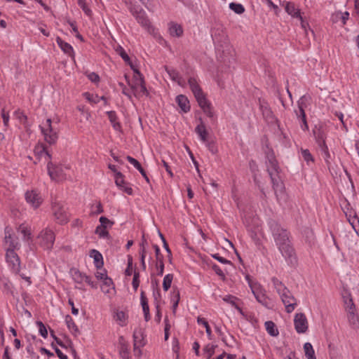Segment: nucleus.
<instances>
[{"instance_id": "f257e3e1", "label": "nucleus", "mask_w": 359, "mask_h": 359, "mask_svg": "<svg viewBox=\"0 0 359 359\" xmlns=\"http://www.w3.org/2000/svg\"><path fill=\"white\" fill-rule=\"evenodd\" d=\"M267 171L271 177L273 187L278 201H285L286 194L284 191V186L283 182L278 178V165L276 159L274 156H271L268 157V160L266 162Z\"/></svg>"}, {"instance_id": "f03ea898", "label": "nucleus", "mask_w": 359, "mask_h": 359, "mask_svg": "<svg viewBox=\"0 0 359 359\" xmlns=\"http://www.w3.org/2000/svg\"><path fill=\"white\" fill-rule=\"evenodd\" d=\"M273 283L277 292L279 294L285 306L286 312L289 313H292L297 305L296 299L294 297L292 292L285 287L281 282L273 279Z\"/></svg>"}, {"instance_id": "7ed1b4c3", "label": "nucleus", "mask_w": 359, "mask_h": 359, "mask_svg": "<svg viewBox=\"0 0 359 359\" xmlns=\"http://www.w3.org/2000/svg\"><path fill=\"white\" fill-rule=\"evenodd\" d=\"M39 127L44 140L49 144H54L58 139V121L47 118Z\"/></svg>"}, {"instance_id": "20e7f679", "label": "nucleus", "mask_w": 359, "mask_h": 359, "mask_svg": "<svg viewBox=\"0 0 359 359\" xmlns=\"http://www.w3.org/2000/svg\"><path fill=\"white\" fill-rule=\"evenodd\" d=\"M131 14L135 18L137 22L148 33L154 36L157 35L158 30L151 25L144 10L140 6H131L130 8Z\"/></svg>"}, {"instance_id": "39448f33", "label": "nucleus", "mask_w": 359, "mask_h": 359, "mask_svg": "<svg viewBox=\"0 0 359 359\" xmlns=\"http://www.w3.org/2000/svg\"><path fill=\"white\" fill-rule=\"evenodd\" d=\"M188 83L200 107L204 112L209 113L210 104L198 85L197 80L194 77H190L188 80Z\"/></svg>"}, {"instance_id": "423d86ee", "label": "nucleus", "mask_w": 359, "mask_h": 359, "mask_svg": "<svg viewBox=\"0 0 359 359\" xmlns=\"http://www.w3.org/2000/svg\"><path fill=\"white\" fill-rule=\"evenodd\" d=\"M188 83L200 107L204 112L209 113L210 104L198 85L197 80L194 77H190L188 80Z\"/></svg>"}, {"instance_id": "0eeeda50", "label": "nucleus", "mask_w": 359, "mask_h": 359, "mask_svg": "<svg viewBox=\"0 0 359 359\" xmlns=\"http://www.w3.org/2000/svg\"><path fill=\"white\" fill-rule=\"evenodd\" d=\"M128 84L135 97H140L149 95L144 78L138 70L135 71L133 81L131 83L128 81Z\"/></svg>"}, {"instance_id": "6e6552de", "label": "nucleus", "mask_w": 359, "mask_h": 359, "mask_svg": "<svg viewBox=\"0 0 359 359\" xmlns=\"http://www.w3.org/2000/svg\"><path fill=\"white\" fill-rule=\"evenodd\" d=\"M270 227L272 231L276 244L279 246L289 247L290 241L287 230L281 228L275 222L270 223Z\"/></svg>"}, {"instance_id": "1a4fd4ad", "label": "nucleus", "mask_w": 359, "mask_h": 359, "mask_svg": "<svg viewBox=\"0 0 359 359\" xmlns=\"http://www.w3.org/2000/svg\"><path fill=\"white\" fill-rule=\"evenodd\" d=\"M52 212L57 223L67 224L69 221V215L65 205L62 201L55 200L52 203Z\"/></svg>"}, {"instance_id": "9d476101", "label": "nucleus", "mask_w": 359, "mask_h": 359, "mask_svg": "<svg viewBox=\"0 0 359 359\" xmlns=\"http://www.w3.org/2000/svg\"><path fill=\"white\" fill-rule=\"evenodd\" d=\"M48 174L52 180L61 181L65 179V173L62 166L54 164L51 161L47 163Z\"/></svg>"}, {"instance_id": "9b49d317", "label": "nucleus", "mask_w": 359, "mask_h": 359, "mask_svg": "<svg viewBox=\"0 0 359 359\" xmlns=\"http://www.w3.org/2000/svg\"><path fill=\"white\" fill-rule=\"evenodd\" d=\"M15 249L16 248H7L6 259L12 270L15 273H18L20 269V259Z\"/></svg>"}, {"instance_id": "f8f14e48", "label": "nucleus", "mask_w": 359, "mask_h": 359, "mask_svg": "<svg viewBox=\"0 0 359 359\" xmlns=\"http://www.w3.org/2000/svg\"><path fill=\"white\" fill-rule=\"evenodd\" d=\"M287 265L292 268H296L298 259L294 248H278Z\"/></svg>"}, {"instance_id": "ddd939ff", "label": "nucleus", "mask_w": 359, "mask_h": 359, "mask_svg": "<svg viewBox=\"0 0 359 359\" xmlns=\"http://www.w3.org/2000/svg\"><path fill=\"white\" fill-rule=\"evenodd\" d=\"M37 240L39 241L36 244L51 247L55 241L54 233L51 230L46 229L41 231L37 237Z\"/></svg>"}, {"instance_id": "4468645a", "label": "nucleus", "mask_w": 359, "mask_h": 359, "mask_svg": "<svg viewBox=\"0 0 359 359\" xmlns=\"http://www.w3.org/2000/svg\"><path fill=\"white\" fill-rule=\"evenodd\" d=\"M294 325L297 333H305L308 330V321L305 314L303 313H297L294 316Z\"/></svg>"}, {"instance_id": "2eb2a0df", "label": "nucleus", "mask_w": 359, "mask_h": 359, "mask_svg": "<svg viewBox=\"0 0 359 359\" xmlns=\"http://www.w3.org/2000/svg\"><path fill=\"white\" fill-rule=\"evenodd\" d=\"M253 293L257 301L267 309H271L270 301L264 292L260 285H255L252 287Z\"/></svg>"}, {"instance_id": "dca6fc26", "label": "nucleus", "mask_w": 359, "mask_h": 359, "mask_svg": "<svg viewBox=\"0 0 359 359\" xmlns=\"http://www.w3.org/2000/svg\"><path fill=\"white\" fill-rule=\"evenodd\" d=\"M25 200L34 208H37L42 203L43 199L36 191H27L25 193Z\"/></svg>"}, {"instance_id": "f3484780", "label": "nucleus", "mask_w": 359, "mask_h": 359, "mask_svg": "<svg viewBox=\"0 0 359 359\" xmlns=\"http://www.w3.org/2000/svg\"><path fill=\"white\" fill-rule=\"evenodd\" d=\"M18 233L21 236L25 242V245H30L32 243V236L31 228L25 224H21L18 229Z\"/></svg>"}, {"instance_id": "a211bd4d", "label": "nucleus", "mask_w": 359, "mask_h": 359, "mask_svg": "<svg viewBox=\"0 0 359 359\" xmlns=\"http://www.w3.org/2000/svg\"><path fill=\"white\" fill-rule=\"evenodd\" d=\"M283 6L285 7V11L292 17L299 18L302 24V27H304V21L303 18L300 14V11L299 8H296L295 5L292 2L284 1L283 3Z\"/></svg>"}, {"instance_id": "6ab92c4d", "label": "nucleus", "mask_w": 359, "mask_h": 359, "mask_svg": "<svg viewBox=\"0 0 359 359\" xmlns=\"http://www.w3.org/2000/svg\"><path fill=\"white\" fill-rule=\"evenodd\" d=\"M124 176L122 173H117L116 177L115 178L116 185L123 191L126 192L128 195H133V190L128 185V184L124 180Z\"/></svg>"}, {"instance_id": "aec40b11", "label": "nucleus", "mask_w": 359, "mask_h": 359, "mask_svg": "<svg viewBox=\"0 0 359 359\" xmlns=\"http://www.w3.org/2000/svg\"><path fill=\"white\" fill-rule=\"evenodd\" d=\"M69 273L73 280L77 285H82L83 283H86L87 280H88L89 276L86 275L85 273L81 272L78 269L72 268L70 269Z\"/></svg>"}, {"instance_id": "412c9836", "label": "nucleus", "mask_w": 359, "mask_h": 359, "mask_svg": "<svg viewBox=\"0 0 359 359\" xmlns=\"http://www.w3.org/2000/svg\"><path fill=\"white\" fill-rule=\"evenodd\" d=\"M252 222L255 223V229L250 225H248L249 230L252 231L251 233V237L252 239H254L255 245H259V243L258 242L259 237L262 235V228L259 224V219L257 218H254L252 219Z\"/></svg>"}, {"instance_id": "4be33fe9", "label": "nucleus", "mask_w": 359, "mask_h": 359, "mask_svg": "<svg viewBox=\"0 0 359 359\" xmlns=\"http://www.w3.org/2000/svg\"><path fill=\"white\" fill-rule=\"evenodd\" d=\"M306 97L305 95L302 96L297 101V109H294V113L298 119L306 116L305 108L306 107Z\"/></svg>"}, {"instance_id": "5701e85b", "label": "nucleus", "mask_w": 359, "mask_h": 359, "mask_svg": "<svg viewBox=\"0 0 359 359\" xmlns=\"http://www.w3.org/2000/svg\"><path fill=\"white\" fill-rule=\"evenodd\" d=\"M89 255L90 257L93 259L95 266L97 269H99L103 267V257L102 255L98 250L93 248V250H90Z\"/></svg>"}, {"instance_id": "b1692460", "label": "nucleus", "mask_w": 359, "mask_h": 359, "mask_svg": "<svg viewBox=\"0 0 359 359\" xmlns=\"http://www.w3.org/2000/svg\"><path fill=\"white\" fill-rule=\"evenodd\" d=\"M4 234L6 244L8 245V247H17L18 243L15 241V238L13 236V229L11 227L6 226L5 228Z\"/></svg>"}, {"instance_id": "393cba45", "label": "nucleus", "mask_w": 359, "mask_h": 359, "mask_svg": "<svg viewBox=\"0 0 359 359\" xmlns=\"http://www.w3.org/2000/svg\"><path fill=\"white\" fill-rule=\"evenodd\" d=\"M34 153L39 158H44L47 161L51 159V156L44 144L37 145L34 149Z\"/></svg>"}, {"instance_id": "a878e982", "label": "nucleus", "mask_w": 359, "mask_h": 359, "mask_svg": "<svg viewBox=\"0 0 359 359\" xmlns=\"http://www.w3.org/2000/svg\"><path fill=\"white\" fill-rule=\"evenodd\" d=\"M176 102L183 112L187 113L190 110L189 101L185 95H177L176 97Z\"/></svg>"}, {"instance_id": "bb28decb", "label": "nucleus", "mask_w": 359, "mask_h": 359, "mask_svg": "<svg viewBox=\"0 0 359 359\" xmlns=\"http://www.w3.org/2000/svg\"><path fill=\"white\" fill-rule=\"evenodd\" d=\"M259 108L262 113L264 118L268 121H272L273 115L269 104L265 102H259Z\"/></svg>"}, {"instance_id": "cd10ccee", "label": "nucleus", "mask_w": 359, "mask_h": 359, "mask_svg": "<svg viewBox=\"0 0 359 359\" xmlns=\"http://www.w3.org/2000/svg\"><path fill=\"white\" fill-rule=\"evenodd\" d=\"M56 41H57L58 46H60V48L62 49V50L65 53H66L67 55H68L69 56H70L72 57H74V49L69 43L64 41L59 37L57 38Z\"/></svg>"}, {"instance_id": "c85d7f7f", "label": "nucleus", "mask_w": 359, "mask_h": 359, "mask_svg": "<svg viewBox=\"0 0 359 359\" xmlns=\"http://www.w3.org/2000/svg\"><path fill=\"white\" fill-rule=\"evenodd\" d=\"M168 32L172 36L180 37L183 34V29L180 25L170 22L168 25Z\"/></svg>"}, {"instance_id": "c756f323", "label": "nucleus", "mask_w": 359, "mask_h": 359, "mask_svg": "<svg viewBox=\"0 0 359 359\" xmlns=\"http://www.w3.org/2000/svg\"><path fill=\"white\" fill-rule=\"evenodd\" d=\"M313 135L315 137V140L318 147L323 144H326V134L323 129L320 128H316L313 130Z\"/></svg>"}, {"instance_id": "7c9ffc66", "label": "nucleus", "mask_w": 359, "mask_h": 359, "mask_svg": "<svg viewBox=\"0 0 359 359\" xmlns=\"http://www.w3.org/2000/svg\"><path fill=\"white\" fill-rule=\"evenodd\" d=\"M347 318L349 325L353 329L358 327L359 326V317L358 314L355 313V310H351L347 312Z\"/></svg>"}, {"instance_id": "2f4dec72", "label": "nucleus", "mask_w": 359, "mask_h": 359, "mask_svg": "<svg viewBox=\"0 0 359 359\" xmlns=\"http://www.w3.org/2000/svg\"><path fill=\"white\" fill-rule=\"evenodd\" d=\"M195 132L203 143L208 141V132L205 126L203 123L196 127Z\"/></svg>"}, {"instance_id": "473e14b6", "label": "nucleus", "mask_w": 359, "mask_h": 359, "mask_svg": "<svg viewBox=\"0 0 359 359\" xmlns=\"http://www.w3.org/2000/svg\"><path fill=\"white\" fill-rule=\"evenodd\" d=\"M264 326L268 334L272 337H277L279 334L278 330L276 324L271 320L266 321Z\"/></svg>"}, {"instance_id": "72a5a7b5", "label": "nucleus", "mask_w": 359, "mask_h": 359, "mask_svg": "<svg viewBox=\"0 0 359 359\" xmlns=\"http://www.w3.org/2000/svg\"><path fill=\"white\" fill-rule=\"evenodd\" d=\"M143 339L144 338L142 330H135L133 332L134 348H135L137 346H143L144 345Z\"/></svg>"}, {"instance_id": "f704fd0d", "label": "nucleus", "mask_w": 359, "mask_h": 359, "mask_svg": "<svg viewBox=\"0 0 359 359\" xmlns=\"http://www.w3.org/2000/svg\"><path fill=\"white\" fill-rule=\"evenodd\" d=\"M114 285L111 278H105V280L102 282L101 285L102 291L105 294H110L111 291L114 290Z\"/></svg>"}, {"instance_id": "c9c22d12", "label": "nucleus", "mask_w": 359, "mask_h": 359, "mask_svg": "<svg viewBox=\"0 0 359 359\" xmlns=\"http://www.w3.org/2000/svg\"><path fill=\"white\" fill-rule=\"evenodd\" d=\"M122 341H123V337H120V348H119L120 357L122 359H130V353H129V351L128 348V346Z\"/></svg>"}, {"instance_id": "e433bc0d", "label": "nucleus", "mask_w": 359, "mask_h": 359, "mask_svg": "<svg viewBox=\"0 0 359 359\" xmlns=\"http://www.w3.org/2000/svg\"><path fill=\"white\" fill-rule=\"evenodd\" d=\"M65 323L68 329L75 335L79 333V328L75 324L74 320L69 315L65 316Z\"/></svg>"}, {"instance_id": "4c0bfd02", "label": "nucleus", "mask_w": 359, "mask_h": 359, "mask_svg": "<svg viewBox=\"0 0 359 359\" xmlns=\"http://www.w3.org/2000/svg\"><path fill=\"white\" fill-rule=\"evenodd\" d=\"M321 154L325 161V163L329 165L330 164L331 155L327 144L319 146Z\"/></svg>"}, {"instance_id": "58836bf2", "label": "nucleus", "mask_w": 359, "mask_h": 359, "mask_svg": "<svg viewBox=\"0 0 359 359\" xmlns=\"http://www.w3.org/2000/svg\"><path fill=\"white\" fill-rule=\"evenodd\" d=\"M305 355L307 359H316L315 351L311 343L306 342L304 345Z\"/></svg>"}, {"instance_id": "ea45409f", "label": "nucleus", "mask_w": 359, "mask_h": 359, "mask_svg": "<svg viewBox=\"0 0 359 359\" xmlns=\"http://www.w3.org/2000/svg\"><path fill=\"white\" fill-rule=\"evenodd\" d=\"M83 97L90 103L97 104L100 102V100H105L104 97H99L97 95H93L90 93H83Z\"/></svg>"}, {"instance_id": "a19ab883", "label": "nucleus", "mask_w": 359, "mask_h": 359, "mask_svg": "<svg viewBox=\"0 0 359 359\" xmlns=\"http://www.w3.org/2000/svg\"><path fill=\"white\" fill-rule=\"evenodd\" d=\"M108 118L114 129L118 130L121 128L119 123L117 121V116L114 111H107Z\"/></svg>"}, {"instance_id": "79ce46f5", "label": "nucleus", "mask_w": 359, "mask_h": 359, "mask_svg": "<svg viewBox=\"0 0 359 359\" xmlns=\"http://www.w3.org/2000/svg\"><path fill=\"white\" fill-rule=\"evenodd\" d=\"M140 304L142 307L143 312L149 311L148 299L143 290H142L140 293Z\"/></svg>"}, {"instance_id": "37998d69", "label": "nucleus", "mask_w": 359, "mask_h": 359, "mask_svg": "<svg viewBox=\"0 0 359 359\" xmlns=\"http://www.w3.org/2000/svg\"><path fill=\"white\" fill-rule=\"evenodd\" d=\"M103 212L102 205L100 201H95L90 206V212L92 215H98Z\"/></svg>"}, {"instance_id": "c03bdc74", "label": "nucleus", "mask_w": 359, "mask_h": 359, "mask_svg": "<svg viewBox=\"0 0 359 359\" xmlns=\"http://www.w3.org/2000/svg\"><path fill=\"white\" fill-rule=\"evenodd\" d=\"M229 8L236 14H242L245 12V8L241 4L231 2L229 4Z\"/></svg>"}, {"instance_id": "a18cd8bd", "label": "nucleus", "mask_w": 359, "mask_h": 359, "mask_svg": "<svg viewBox=\"0 0 359 359\" xmlns=\"http://www.w3.org/2000/svg\"><path fill=\"white\" fill-rule=\"evenodd\" d=\"M173 275L171 273L165 275V277L163 278V287L165 291L168 290V289L170 287Z\"/></svg>"}, {"instance_id": "49530a36", "label": "nucleus", "mask_w": 359, "mask_h": 359, "mask_svg": "<svg viewBox=\"0 0 359 359\" xmlns=\"http://www.w3.org/2000/svg\"><path fill=\"white\" fill-rule=\"evenodd\" d=\"M197 323L199 325H203L205 327H206V331H205L206 334H207L208 338L210 339H211L212 331H211L210 327L208 325V321L205 318H203L198 317V319H197Z\"/></svg>"}, {"instance_id": "de8ad7c7", "label": "nucleus", "mask_w": 359, "mask_h": 359, "mask_svg": "<svg viewBox=\"0 0 359 359\" xmlns=\"http://www.w3.org/2000/svg\"><path fill=\"white\" fill-rule=\"evenodd\" d=\"M78 4L88 16H91L93 12L85 0H78Z\"/></svg>"}, {"instance_id": "09e8293b", "label": "nucleus", "mask_w": 359, "mask_h": 359, "mask_svg": "<svg viewBox=\"0 0 359 359\" xmlns=\"http://www.w3.org/2000/svg\"><path fill=\"white\" fill-rule=\"evenodd\" d=\"M301 154L303 159L307 163V164H309L310 163L313 162L314 159L313 156L311 155V152L309 149H301Z\"/></svg>"}, {"instance_id": "8fccbe9b", "label": "nucleus", "mask_w": 359, "mask_h": 359, "mask_svg": "<svg viewBox=\"0 0 359 359\" xmlns=\"http://www.w3.org/2000/svg\"><path fill=\"white\" fill-rule=\"evenodd\" d=\"M36 324L39 328V332L41 336L45 339L47 338L48 331L45 325L41 321H36Z\"/></svg>"}, {"instance_id": "3c124183", "label": "nucleus", "mask_w": 359, "mask_h": 359, "mask_svg": "<svg viewBox=\"0 0 359 359\" xmlns=\"http://www.w3.org/2000/svg\"><path fill=\"white\" fill-rule=\"evenodd\" d=\"M115 320L116 321H118L119 322V325L121 326H123L124 325V323L126 320V315L125 313V312L123 311H118L116 313V316H115Z\"/></svg>"}, {"instance_id": "603ef678", "label": "nucleus", "mask_w": 359, "mask_h": 359, "mask_svg": "<svg viewBox=\"0 0 359 359\" xmlns=\"http://www.w3.org/2000/svg\"><path fill=\"white\" fill-rule=\"evenodd\" d=\"M133 287L134 290L136 292L140 285V273L135 270L133 273V278L132 282Z\"/></svg>"}, {"instance_id": "864d4df0", "label": "nucleus", "mask_w": 359, "mask_h": 359, "mask_svg": "<svg viewBox=\"0 0 359 359\" xmlns=\"http://www.w3.org/2000/svg\"><path fill=\"white\" fill-rule=\"evenodd\" d=\"M179 301H180V292L177 291L172 298V312L174 313H175V312H176L177 308L179 304Z\"/></svg>"}, {"instance_id": "5fc2aeb1", "label": "nucleus", "mask_w": 359, "mask_h": 359, "mask_svg": "<svg viewBox=\"0 0 359 359\" xmlns=\"http://www.w3.org/2000/svg\"><path fill=\"white\" fill-rule=\"evenodd\" d=\"M27 352L28 353V357L30 359H39V355H37L34 351L32 344H29L26 348Z\"/></svg>"}, {"instance_id": "6e6d98bb", "label": "nucleus", "mask_w": 359, "mask_h": 359, "mask_svg": "<svg viewBox=\"0 0 359 359\" xmlns=\"http://www.w3.org/2000/svg\"><path fill=\"white\" fill-rule=\"evenodd\" d=\"M133 273V257L130 255H128V265L125 271L126 276H131Z\"/></svg>"}, {"instance_id": "4d7b16f0", "label": "nucleus", "mask_w": 359, "mask_h": 359, "mask_svg": "<svg viewBox=\"0 0 359 359\" xmlns=\"http://www.w3.org/2000/svg\"><path fill=\"white\" fill-rule=\"evenodd\" d=\"M217 347L216 345L208 344L204 348V351L208 353V358H210L215 353V349Z\"/></svg>"}, {"instance_id": "13d9d810", "label": "nucleus", "mask_w": 359, "mask_h": 359, "mask_svg": "<svg viewBox=\"0 0 359 359\" xmlns=\"http://www.w3.org/2000/svg\"><path fill=\"white\" fill-rule=\"evenodd\" d=\"M237 298L232 295H226L223 297V301L227 303L231 304L232 306H234L236 308L238 309V306L236 305V301Z\"/></svg>"}, {"instance_id": "bf43d9fd", "label": "nucleus", "mask_w": 359, "mask_h": 359, "mask_svg": "<svg viewBox=\"0 0 359 359\" xmlns=\"http://www.w3.org/2000/svg\"><path fill=\"white\" fill-rule=\"evenodd\" d=\"M344 304L346 305V310L347 312L348 311L355 309V304L353 303L352 298H348V299H344Z\"/></svg>"}, {"instance_id": "052dcab7", "label": "nucleus", "mask_w": 359, "mask_h": 359, "mask_svg": "<svg viewBox=\"0 0 359 359\" xmlns=\"http://www.w3.org/2000/svg\"><path fill=\"white\" fill-rule=\"evenodd\" d=\"M100 226L105 227V228L110 227L113 224L112 222H111L109 219H107V217H103V216L100 217Z\"/></svg>"}, {"instance_id": "680f3d73", "label": "nucleus", "mask_w": 359, "mask_h": 359, "mask_svg": "<svg viewBox=\"0 0 359 359\" xmlns=\"http://www.w3.org/2000/svg\"><path fill=\"white\" fill-rule=\"evenodd\" d=\"M212 269L215 272V273L217 276H219L222 279L225 278L224 273L223 272V271L221 269V268L218 265L213 264L212 266Z\"/></svg>"}, {"instance_id": "e2e57ef3", "label": "nucleus", "mask_w": 359, "mask_h": 359, "mask_svg": "<svg viewBox=\"0 0 359 359\" xmlns=\"http://www.w3.org/2000/svg\"><path fill=\"white\" fill-rule=\"evenodd\" d=\"M153 297H154L155 306H156V305H159V302L161 298V295L160 290L158 288L154 290Z\"/></svg>"}, {"instance_id": "0e129e2a", "label": "nucleus", "mask_w": 359, "mask_h": 359, "mask_svg": "<svg viewBox=\"0 0 359 359\" xmlns=\"http://www.w3.org/2000/svg\"><path fill=\"white\" fill-rule=\"evenodd\" d=\"M51 347L54 349L55 353L60 359H67V356L64 354L55 344L51 343Z\"/></svg>"}, {"instance_id": "69168bd1", "label": "nucleus", "mask_w": 359, "mask_h": 359, "mask_svg": "<svg viewBox=\"0 0 359 359\" xmlns=\"http://www.w3.org/2000/svg\"><path fill=\"white\" fill-rule=\"evenodd\" d=\"M106 229L107 228H105V227L98 226H97V228L95 229V233L97 234H98L100 237L104 238V237L107 236V235H108V232L106 230Z\"/></svg>"}, {"instance_id": "338daca9", "label": "nucleus", "mask_w": 359, "mask_h": 359, "mask_svg": "<svg viewBox=\"0 0 359 359\" xmlns=\"http://www.w3.org/2000/svg\"><path fill=\"white\" fill-rule=\"evenodd\" d=\"M167 72L169 74L170 76L173 81H177L180 83V76L177 71L173 69H167Z\"/></svg>"}, {"instance_id": "774afa93", "label": "nucleus", "mask_w": 359, "mask_h": 359, "mask_svg": "<svg viewBox=\"0 0 359 359\" xmlns=\"http://www.w3.org/2000/svg\"><path fill=\"white\" fill-rule=\"evenodd\" d=\"M116 50H117L118 53L119 54V55L122 57V59L125 62H128L130 61L129 56L128 55V54L126 53V51L124 50V49L122 47L120 46Z\"/></svg>"}]
</instances>
